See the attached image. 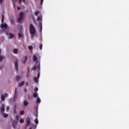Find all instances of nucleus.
I'll return each mask as SVG.
<instances>
[{
    "label": "nucleus",
    "mask_w": 129,
    "mask_h": 129,
    "mask_svg": "<svg viewBox=\"0 0 129 129\" xmlns=\"http://www.w3.org/2000/svg\"><path fill=\"white\" fill-rule=\"evenodd\" d=\"M29 31L30 34L34 36L36 34V29L33 24H30L29 26Z\"/></svg>",
    "instance_id": "1"
},
{
    "label": "nucleus",
    "mask_w": 129,
    "mask_h": 129,
    "mask_svg": "<svg viewBox=\"0 0 129 129\" xmlns=\"http://www.w3.org/2000/svg\"><path fill=\"white\" fill-rule=\"evenodd\" d=\"M23 18H24V13L23 12H21L19 14V17L17 19L18 23L22 22V20H23Z\"/></svg>",
    "instance_id": "2"
},
{
    "label": "nucleus",
    "mask_w": 129,
    "mask_h": 129,
    "mask_svg": "<svg viewBox=\"0 0 129 129\" xmlns=\"http://www.w3.org/2000/svg\"><path fill=\"white\" fill-rule=\"evenodd\" d=\"M31 125V120L30 117H27L26 119V124L25 125V129L29 126V125Z\"/></svg>",
    "instance_id": "3"
},
{
    "label": "nucleus",
    "mask_w": 129,
    "mask_h": 129,
    "mask_svg": "<svg viewBox=\"0 0 129 129\" xmlns=\"http://www.w3.org/2000/svg\"><path fill=\"white\" fill-rule=\"evenodd\" d=\"M15 68L17 70V71H19V59L16 58L15 59Z\"/></svg>",
    "instance_id": "4"
},
{
    "label": "nucleus",
    "mask_w": 129,
    "mask_h": 129,
    "mask_svg": "<svg viewBox=\"0 0 129 129\" xmlns=\"http://www.w3.org/2000/svg\"><path fill=\"white\" fill-rule=\"evenodd\" d=\"M8 96H9V94H8V93H7L2 94L1 100L2 101H5V99L6 97H8Z\"/></svg>",
    "instance_id": "5"
},
{
    "label": "nucleus",
    "mask_w": 129,
    "mask_h": 129,
    "mask_svg": "<svg viewBox=\"0 0 129 129\" xmlns=\"http://www.w3.org/2000/svg\"><path fill=\"white\" fill-rule=\"evenodd\" d=\"M19 96V94L18 93V88H15V93L14 97V100H16L18 98V96Z\"/></svg>",
    "instance_id": "6"
},
{
    "label": "nucleus",
    "mask_w": 129,
    "mask_h": 129,
    "mask_svg": "<svg viewBox=\"0 0 129 129\" xmlns=\"http://www.w3.org/2000/svg\"><path fill=\"white\" fill-rule=\"evenodd\" d=\"M22 63L23 64H25V63L28 61V56L27 55L25 56L21 60Z\"/></svg>",
    "instance_id": "7"
},
{
    "label": "nucleus",
    "mask_w": 129,
    "mask_h": 129,
    "mask_svg": "<svg viewBox=\"0 0 129 129\" xmlns=\"http://www.w3.org/2000/svg\"><path fill=\"white\" fill-rule=\"evenodd\" d=\"M2 29L7 30L8 29V25L7 24H2L1 26Z\"/></svg>",
    "instance_id": "8"
},
{
    "label": "nucleus",
    "mask_w": 129,
    "mask_h": 129,
    "mask_svg": "<svg viewBox=\"0 0 129 129\" xmlns=\"http://www.w3.org/2000/svg\"><path fill=\"white\" fill-rule=\"evenodd\" d=\"M17 124H18V122L17 121H13L12 123L13 127L16 128V127H17Z\"/></svg>",
    "instance_id": "9"
},
{
    "label": "nucleus",
    "mask_w": 129,
    "mask_h": 129,
    "mask_svg": "<svg viewBox=\"0 0 129 129\" xmlns=\"http://www.w3.org/2000/svg\"><path fill=\"white\" fill-rule=\"evenodd\" d=\"M40 67L39 66H34L33 68H32V70H34V71H35V70H37V69H39Z\"/></svg>",
    "instance_id": "10"
},
{
    "label": "nucleus",
    "mask_w": 129,
    "mask_h": 129,
    "mask_svg": "<svg viewBox=\"0 0 129 129\" xmlns=\"http://www.w3.org/2000/svg\"><path fill=\"white\" fill-rule=\"evenodd\" d=\"M33 60L35 62H36V61H38V56H37L36 55H33Z\"/></svg>",
    "instance_id": "11"
},
{
    "label": "nucleus",
    "mask_w": 129,
    "mask_h": 129,
    "mask_svg": "<svg viewBox=\"0 0 129 129\" xmlns=\"http://www.w3.org/2000/svg\"><path fill=\"white\" fill-rule=\"evenodd\" d=\"M8 35L9 36L10 39H14V38H15V35L12 33H9Z\"/></svg>",
    "instance_id": "12"
},
{
    "label": "nucleus",
    "mask_w": 129,
    "mask_h": 129,
    "mask_svg": "<svg viewBox=\"0 0 129 129\" xmlns=\"http://www.w3.org/2000/svg\"><path fill=\"white\" fill-rule=\"evenodd\" d=\"M24 85H25V82L24 81H22L21 82V83H20L19 85H18V86L19 87H22V86H24Z\"/></svg>",
    "instance_id": "13"
},
{
    "label": "nucleus",
    "mask_w": 129,
    "mask_h": 129,
    "mask_svg": "<svg viewBox=\"0 0 129 129\" xmlns=\"http://www.w3.org/2000/svg\"><path fill=\"white\" fill-rule=\"evenodd\" d=\"M5 105L3 104L2 107H1V112L3 113V112H5Z\"/></svg>",
    "instance_id": "14"
},
{
    "label": "nucleus",
    "mask_w": 129,
    "mask_h": 129,
    "mask_svg": "<svg viewBox=\"0 0 129 129\" xmlns=\"http://www.w3.org/2000/svg\"><path fill=\"white\" fill-rule=\"evenodd\" d=\"M33 96L34 98H38V93H37L36 92H34Z\"/></svg>",
    "instance_id": "15"
},
{
    "label": "nucleus",
    "mask_w": 129,
    "mask_h": 129,
    "mask_svg": "<svg viewBox=\"0 0 129 129\" xmlns=\"http://www.w3.org/2000/svg\"><path fill=\"white\" fill-rule=\"evenodd\" d=\"M19 51L18 50V48H15L14 49H13V53L14 54H18Z\"/></svg>",
    "instance_id": "16"
},
{
    "label": "nucleus",
    "mask_w": 129,
    "mask_h": 129,
    "mask_svg": "<svg viewBox=\"0 0 129 129\" xmlns=\"http://www.w3.org/2000/svg\"><path fill=\"white\" fill-rule=\"evenodd\" d=\"M39 27L40 28V31H42V29L43 28V26L42 25V22H39Z\"/></svg>",
    "instance_id": "17"
},
{
    "label": "nucleus",
    "mask_w": 129,
    "mask_h": 129,
    "mask_svg": "<svg viewBox=\"0 0 129 129\" xmlns=\"http://www.w3.org/2000/svg\"><path fill=\"white\" fill-rule=\"evenodd\" d=\"M29 105V102H28L26 100L24 101V106H27Z\"/></svg>",
    "instance_id": "18"
},
{
    "label": "nucleus",
    "mask_w": 129,
    "mask_h": 129,
    "mask_svg": "<svg viewBox=\"0 0 129 129\" xmlns=\"http://www.w3.org/2000/svg\"><path fill=\"white\" fill-rule=\"evenodd\" d=\"M42 16H39L37 17V21L39 22H42Z\"/></svg>",
    "instance_id": "19"
},
{
    "label": "nucleus",
    "mask_w": 129,
    "mask_h": 129,
    "mask_svg": "<svg viewBox=\"0 0 129 129\" xmlns=\"http://www.w3.org/2000/svg\"><path fill=\"white\" fill-rule=\"evenodd\" d=\"M34 80L36 83H38V82H39V79H37V77H34Z\"/></svg>",
    "instance_id": "20"
},
{
    "label": "nucleus",
    "mask_w": 129,
    "mask_h": 129,
    "mask_svg": "<svg viewBox=\"0 0 129 129\" xmlns=\"http://www.w3.org/2000/svg\"><path fill=\"white\" fill-rule=\"evenodd\" d=\"M2 22L3 23V24L5 23V15H2Z\"/></svg>",
    "instance_id": "21"
},
{
    "label": "nucleus",
    "mask_w": 129,
    "mask_h": 129,
    "mask_svg": "<svg viewBox=\"0 0 129 129\" xmlns=\"http://www.w3.org/2000/svg\"><path fill=\"white\" fill-rule=\"evenodd\" d=\"M41 102V99H40V98L37 97L36 99V103H40Z\"/></svg>",
    "instance_id": "22"
},
{
    "label": "nucleus",
    "mask_w": 129,
    "mask_h": 129,
    "mask_svg": "<svg viewBox=\"0 0 129 129\" xmlns=\"http://www.w3.org/2000/svg\"><path fill=\"white\" fill-rule=\"evenodd\" d=\"M4 59H5V56H0V62H2Z\"/></svg>",
    "instance_id": "23"
},
{
    "label": "nucleus",
    "mask_w": 129,
    "mask_h": 129,
    "mask_svg": "<svg viewBox=\"0 0 129 129\" xmlns=\"http://www.w3.org/2000/svg\"><path fill=\"white\" fill-rule=\"evenodd\" d=\"M3 114L4 117L7 118L8 116H9V114H6V113H2Z\"/></svg>",
    "instance_id": "24"
},
{
    "label": "nucleus",
    "mask_w": 129,
    "mask_h": 129,
    "mask_svg": "<svg viewBox=\"0 0 129 129\" xmlns=\"http://www.w3.org/2000/svg\"><path fill=\"white\" fill-rule=\"evenodd\" d=\"M17 1L18 0H12V2L13 3L14 6H16V3H17Z\"/></svg>",
    "instance_id": "25"
},
{
    "label": "nucleus",
    "mask_w": 129,
    "mask_h": 129,
    "mask_svg": "<svg viewBox=\"0 0 129 129\" xmlns=\"http://www.w3.org/2000/svg\"><path fill=\"white\" fill-rule=\"evenodd\" d=\"M20 79H21V77H20L19 76H17L16 77V80L17 81H19L20 80Z\"/></svg>",
    "instance_id": "26"
},
{
    "label": "nucleus",
    "mask_w": 129,
    "mask_h": 129,
    "mask_svg": "<svg viewBox=\"0 0 129 129\" xmlns=\"http://www.w3.org/2000/svg\"><path fill=\"white\" fill-rule=\"evenodd\" d=\"M20 123H24V122H25V120H24V119H21L20 120Z\"/></svg>",
    "instance_id": "27"
},
{
    "label": "nucleus",
    "mask_w": 129,
    "mask_h": 129,
    "mask_svg": "<svg viewBox=\"0 0 129 129\" xmlns=\"http://www.w3.org/2000/svg\"><path fill=\"white\" fill-rule=\"evenodd\" d=\"M20 113L21 115H24L25 114V111H21Z\"/></svg>",
    "instance_id": "28"
},
{
    "label": "nucleus",
    "mask_w": 129,
    "mask_h": 129,
    "mask_svg": "<svg viewBox=\"0 0 129 129\" xmlns=\"http://www.w3.org/2000/svg\"><path fill=\"white\" fill-rule=\"evenodd\" d=\"M35 123L36 124H38V123H39V120H38V118L35 119Z\"/></svg>",
    "instance_id": "29"
},
{
    "label": "nucleus",
    "mask_w": 129,
    "mask_h": 129,
    "mask_svg": "<svg viewBox=\"0 0 129 129\" xmlns=\"http://www.w3.org/2000/svg\"><path fill=\"white\" fill-rule=\"evenodd\" d=\"M11 22L12 23V24H13V25H15V19H11Z\"/></svg>",
    "instance_id": "30"
},
{
    "label": "nucleus",
    "mask_w": 129,
    "mask_h": 129,
    "mask_svg": "<svg viewBox=\"0 0 129 129\" xmlns=\"http://www.w3.org/2000/svg\"><path fill=\"white\" fill-rule=\"evenodd\" d=\"M29 50H33V47L32 46H28Z\"/></svg>",
    "instance_id": "31"
},
{
    "label": "nucleus",
    "mask_w": 129,
    "mask_h": 129,
    "mask_svg": "<svg viewBox=\"0 0 129 129\" xmlns=\"http://www.w3.org/2000/svg\"><path fill=\"white\" fill-rule=\"evenodd\" d=\"M40 13L39 11H37L36 12H35L34 14L35 16H38V14Z\"/></svg>",
    "instance_id": "32"
},
{
    "label": "nucleus",
    "mask_w": 129,
    "mask_h": 129,
    "mask_svg": "<svg viewBox=\"0 0 129 129\" xmlns=\"http://www.w3.org/2000/svg\"><path fill=\"white\" fill-rule=\"evenodd\" d=\"M39 49H40V50H42V48H43V44H40V45H39Z\"/></svg>",
    "instance_id": "33"
},
{
    "label": "nucleus",
    "mask_w": 129,
    "mask_h": 129,
    "mask_svg": "<svg viewBox=\"0 0 129 129\" xmlns=\"http://www.w3.org/2000/svg\"><path fill=\"white\" fill-rule=\"evenodd\" d=\"M27 71L28 73L27 74V77L29 78V72H30V71L29 70V68H27Z\"/></svg>",
    "instance_id": "34"
},
{
    "label": "nucleus",
    "mask_w": 129,
    "mask_h": 129,
    "mask_svg": "<svg viewBox=\"0 0 129 129\" xmlns=\"http://www.w3.org/2000/svg\"><path fill=\"white\" fill-rule=\"evenodd\" d=\"M40 72H38V76H37V79H39V78H40Z\"/></svg>",
    "instance_id": "35"
},
{
    "label": "nucleus",
    "mask_w": 129,
    "mask_h": 129,
    "mask_svg": "<svg viewBox=\"0 0 129 129\" xmlns=\"http://www.w3.org/2000/svg\"><path fill=\"white\" fill-rule=\"evenodd\" d=\"M16 119L17 120H19V119H20V116L19 115L16 116Z\"/></svg>",
    "instance_id": "36"
},
{
    "label": "nucleus",
    "mask_w": 129,
    "mask_h": 129,
    "mask_svg": "<svg viewBox=\"0 0 129 129\" xmlns=\"http://www.w3.org/2000/svg\"><path fill=\"white\" fill-rule=\"evenodd\" d=\"M18 37H19V38H22V34H21V33H19L18 34Z\"/></svg>",
    "instance_id": "37"
},
{
    "label": "nucleus",
    "mask_w": 129,
    "mask_h": 129,
    "mask_svg": "<svg viewBox=\"0 0 129 129\" xmlns=\"http://www.w3.org/2000/svg\"><path fill=\"white\" fill-rule=\"evenodd\" d=\"M44 2V0H40V5L42 6L43 5V3Z\"/></svg>",
    "instance_id": "38"
},
{
    "label": "nucleus",
    "mask_w": 129,
    "mask_h": 129,
    "mask_svg": "<svg viewBox=\"0 0 129 129\" xmlns=\"http://www.w3.org/2000/svg\"><path fill=\"white\" fill-rule=\"evenodd\" d=\"M23 2V3H25L26 2V0H20V4H21Z\"/></svg>",
    "instance_id": "39"
},
{
    "label": "nucleus",
    "mask_w": 129,
    "mask_h": 129,
    "mask_svg": "<svg viewBox=\"0 0 129 129\" xmlns=\"http://www.w3.org/2000/svg\"><path fill=\"white\" fill-rule=\"evenodd\" d=\"M6 110H7V111H8V110H10V107H9V106L7 107Z\"/></svg>",
    "instance_id": "40"
},
{
    "label": "nucleus",
    "mask_w": 129,
    "mask_h": 129,
    "mask_svg": "<svg viewBox=\"0 0 129 129\" xmlns=\"http://www.w3.org/2000/svg\"><path fill=\"white\" fill-rule=\"evenodd\" d=\"M35 91H38V88H36L35 89Z\"/></svg>",
    "instance_id": "41"
},
{
    "label": "nucleus",
    "mask_w": 129,
    "mask_h": 129,
    "mask_svg": "<svg viewBox=\"0 0 129 129\" xmlns=\"http://www.w3.org/2000/svg\"><path fill=\"white\" fill-rule=\"evenodd\" d=\"M3 0H0V4H1V5H2V4H3Z\"/></svg>",
    "instance_id": "42"
},
{
    "label": "nucleus",
    "mask_w": 129,
    "mask_h": 129,
    "mask_svg": "<svg viewBox=\"0 0 129 129\" xmlns=\"http://www.w3.org/2000/svg\"><path fill=\"white\" fill-rule=\"evenodd\" d=\"M24 91H25V92H27V91H28V90H27V89H25L24 90Z\"/></svg>",
    "instance_id": "43"
},
{
    "label": "nucleus",
    "mask_w": 129,
    "mask_h": 129,
    "mask_svg": "<svg viewBox=\"0 0 129 129\" xmlns=\"http://www.w3.org/2000/svg\"><path fill=\"white\" fill-rule=\"evenodd\" d=\"M3 69V67H0V70H2Z\"/></svg>",
    "instance_id": "44"
},
{
    "label": "nucleus",
    "mask_w": 129,
    "mask_h": 129,
    "mask_svg": "<svg viewBox=\"0 0 129 129\" xmlns=\"http://www.w3.org/2000/svg\"><path fill=\"white\" fill-rule=\"evenodd\" d=\"M2 53V50L0 49V54Z\"/></svg>",
    "instance_id": "45"
},
{
    "label": "nucleus",
    "mask_w": 129,
    "mask_h": 129,
    "mask_svg": "<svg viewBox=\"0 0 129 129\" xmlns=\"http://www.w3.org/2000/svg\"><path fill=\"white\" fill-rule=\"evenodd\" d=\"M18 10H21V8H18Z\"/></svg>",
    "instance_id": "46"
},
{
    "label": "nucleus",
    "mask_w": 129,
    "mask_h": 129,
    "mask_svg": "<svg viewBox=\"0 0 129 129\" xmlns=\"http://www.w3.org/2000/svg\"><path fill=\"white\" fill-rule=\"evenodd\" d=\"M14 112H16V110H14Z\"/></svg>",
    "instance_id": "47"
},
{
    "label": "nucleus",
    "mask_w": 129,
    "mask_h": 129,
    "mask_svg": "<svg viewBox=\"0 0 129 129\" xmlns=\"http://www.w3.org/2000/svg\"><path fill=\"white\" fill-rule=\"evenodd\" d=\"M29 129H32V127L29 128Z\"/></svg>",
    "instance_id": "48"
},
{
    "label": "nucleus",
    "mask_w": 129,
    "mask_h": 129,
    "mask_svg": "<svg viewBox=\"0 0 129 129\" xmlns=\"http://www.w3.org/2000/svg\"><path fill=\"white\" fill-rule=\"evenodd\" d=\"M27 84H29V83H27Z\"/></svg>",
    "instance_id": "49"
}]
</instances>
